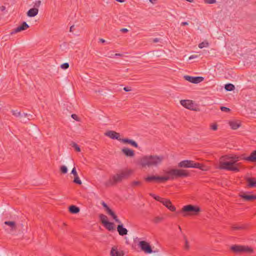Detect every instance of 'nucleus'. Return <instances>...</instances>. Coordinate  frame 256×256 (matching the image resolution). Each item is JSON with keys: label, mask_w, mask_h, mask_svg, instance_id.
I'll use <instances>...</instances> for the list:
<instances>
[{"label": "nucleus", "mask_w": 256, "mask_h": 256, "mask_svg": "<svg viewBox=\"0 0 256 256\" xmlns=\"http://www.w3.org/2000/svg\"><path fill=\"white\" fill-rule=\"evenodd\" d=\"M68 67H69V64H68V63H67V62L64 63L60 66V68L64 70H66V69L68 68Z\"/></svg>", "instance_id": "ea45409f"}, {"label": "nucleus", "mask_w": 256, "mask_h": 256, "mask_svg": "<svg viewBox=\"0 0 256 256\" xmlns=\"http://www.w3.org/2000/svg\"><path fill=\"white\" fill-rule=\"evenodd\" d=\"M38 8H33L30 9L27 12V16L28 17H34L38 14Z\"/></svg>", "instance_id": "6ab92c4d"}, {"label": "nucleus", "mask_w": 256, "mask_h": 256, "mask_svg": "<svg viewBox=\"0 0 256 256\" xmlns=\"http://www.w3.org/2000/svg\"><path fill=\"white\" fill-rule=\"evenodd\" d=\"M105 136L110 138L112 140H117L120 142H121V140L122 138H120V134L119 133L116 132L115 131L113 130H108L104 134Z\"/></svg>", "instance_id": "ddd939ff"}, {"label": "nucleus", "mask_w": 256, "mask_h": 256, "mask_svg": "<svg viewBox=\"0 0 256 256\" xmlns=\"http://www.w3.org/2000/svg\"><path fill=\"white\" fill-rule=\"evenodd\" d=\"M71 146L72 147H73L75 150L76 151V152H80V148L79 147V146L76 144L74 142H72V144H71Z\"/></svg>", "instance_id": "7c9ffc66"}, {"label": "nucleus", "mask_w": 256, "mask_h": 256, "mask_svg": "<svg viewBox=\"0 0 256 256\" xmlns=\"http://www.w3.org/2000/svg\"><path fill=\"white\" fill-rule=\"evenodd\" d=\"M248 186L250 188H256V180L254 178H246Z\"/></svg>", "instance_id": "aec40b11"}, {"label": "nucleus", "mask_w": 256, "mask_h": 256, "mask_svg": "<svg viewBox=\"0 0 256 256\" xmlns=\"http://www.w3.org/2000/svg\"><path fill=\"white\" fill-rule=\"evenodd\" d=\"M121 142L124 144H128L136 148L138 147V144L132 140L128 139L127 138H122Z\"/></svg>", "instance_id": "412c9836"}, {"label": "nucleus", "mask_w": 256, "mask_h": 256, "mask_svg": "<svg viewBox=\"0 0 256 256\" xmlns=\"http://www.w3.org/2000/svg\"><path fill=\"white\" fill-rule=\"evenodd\" d=\"M99 218L103 225L104 224V222L108 221L107 216L104 214H100L99 216Z\"/></svg>", "instance_id": "c756f323"}, {"label": "nucleus", "mask_w": 256, "mask_h": 256, "mask_svg": "<svg viewBox=\"0 0 256 256\" xmlns=\"http://www.w3.org/2000/svg\"><path fill=\"white\" fill-rule=\"evenodd\" d=\"M40 4H41V1L38 0H36L34 2V8H38L40 7Z\"/></svg>", "instance_id": "a19ab883"}, {"label": "nucleus", "mask_w": 256, "mask_h": 256, "mask_svg": "<svg viewBox=\"0 0 256 256\" xmlns=\"http://www.w3.org/2000/svg\"><path fill=\"white\" fill-rule=\"evenodd\" d=\"M4 224L7 225V226H9L11 228L12 230H16V222H13V221H6L4 222Z\"/></svg>", "instance_id": "393cba45"}, {"label": "nucleus", "mask_w": 256, "mask_h": 256, "mask_svg": "<svg viewBox=\"0 0 256 256\" xmlns=\"http://www.w3.org/2000/svg\"><path fill=\"white\" fill-rule=\"evenodd\" d=\"M74 182L78 184H82V181L80 180V178H78V176L74 177Z\"/></svg>", "instance_id": "c9c22d12"}, {"label": "nucleus", "mask_w": 256, "mask_h": 256, "mask_svg": "<svg viewBox=\"0 0 256 256\" xmlns=\"http://www.w3.org/2000/svg\"><path fill=\"white\" fill-rule=\"evenodd\" d=\"M131 170H124L120 171L119 172L112 176L110 179L105 182L106 186H110L122 182V180L127 179L132 174Z\"/></svg>", "instance_id": "20e7f679"}, {"label": "nucleus", "mask_w": 256, "mask_h": 256, "mask_svg": "<svg viewBox=\"0 0 256 256\" xmlns=\"http://www.w3.org/2000/svg\"><path fill=\"white\" fill-rule=\"evenodd\" d=\"M188 25V22H182L181 23V26H185Z\"/></svg>", "instance_id": "4d7b16f0"}, {"label": "nucleus", "mask_w": 256, "mask_h": 256, "mask_svg": "<svg viewBox=\"0 0 256 256\" xmlns=\"http://www.w3.org/2000/svg\"><path fill=\"white\" fill-rule=\"evenodd\" d=\"M122 151L126 156L132 157L134 155V151L128 148H123Z\"/></svg>", "instance_id": "a211bd4d"}, {"label": "nucleus", "mask_w": 256, "mask_h": 256, "mask_svg": "<svg viewBox=\"0 0 256 256\" xmlns=\"http://www.w3.org/2000/svg\"><path fill=\"white\" fill-rule=\"evenodd\" d=\"M113 219L114 220V221L118 224H120L121 222L120 220L118 218L116 214L114 212L112 211V212L110 214Z\"/></svg>", "instance_id": "c85d7f7f"}, {"label": "nucleus", "mask_w": 256, "mask_h": 256, "mask_svg": "<svg viewBox=\"0 0 256 256\" xmlns=\"http://www.w3.org/2000/svg\"><path fill=\"white\" fill-rule=\"evenodd\" d=\"M0 9L2 11H4L6 10V7L5 6H0Z\"/></svg>", "instance_id": "13d9d810"}, {"label": "nucleus", "mask_w": 256, "mask_h": 256, "mask_svg": "<svg viewBox=\"0 0 256 256\" xmlns=\"http://www.w3.org/2000/svg\"><path fill=\"white\" fill-rule=\"evenodd\" d=\"M178 228H179V230H180V231H182V228H180V226H178Z\"/></svg>", "instance_id": "69168bd1"}, {"label": "nucleus", "mask_w": 256, "mask_h": 256, "mask_svg": "<svg viewBox=\"0 0 256 256\" xmlns=\"http://www.w3.org/2000/svg\"><path fill=\"white\" fill-rule=\"evenodd\" d=\"M180 104L184 108L192 110H197L198 108L192 100H184L180 101Z\"/></svg>", "instance_id": "1a4fd4ad"}, {"label": "nucleus", "mask_w": 256, "mask_h": 256, "mask_svg": "<svg viewBox=\"0 0 256 256\" xmlns=\"http://www.w3.org/2000/svg\"><path fill=\"white\" fill-rule=\"evenodd\" d=\"M120 31L123 32H128V30L126 28H123L120 30Z\"/></svg>", "instance_id": "5fc2aeb1"}, {"label": "nucleus", "mask_w": 256, "mask_h": 256, "mask_svg": "<svg viewBox=\"0 0 256 256\" xmlns=\"http://www.w3.org/2000/svg\"><path fill=\"white\" fill-rule=\"evenodd\" d=\"M101 204L105 210L108 207L107 204L104 202H102Z\"/></svg>", "instance_id": "3c124183"}, {"label": "nucleus", "mask_w": 256, "mask_h": 256, "mask_svg": "<svg viewBox=\"0 0 256 256\" xmlns=\"http://www.w3.org/2000/svg\"><path fill=\"white\" fill-rule=\"evenodd\" d=\"M225 89L227 90V91H232V90H234L235 87L234 86V84H227L225 85Z\"/></svg>", "instance_id": "a878e982"}, {"label": "nucleus", "mask_w": 256, "mask_h": 256, "mask_svg": "<svg viewBox=\"0 0 256 256\" xmlns=\"http://www.w3.org/2000/svg\"><path fill=\"white\" fill-rule=\"evenodd\" d=\"M138 245L140 248V250L146 254H151L153 252L150 244L145 240L139 242Z\"/></svg>", "instance_id": "6e6552de"}, {"label": "nucleus", "mask_w": 256, "mask_h": 256, "mask_svg": "<svg viewBox=\"0 0 256 256\" xmlns=\"http://www.w3.org/2000/svg\"><path fill=\"white\" fill-rule=\"evenodd\" d=\"M114 55L116 56H122V54H116Z\"/></svg>", "instance_id": "0e129e2a"}, {"label": "nucleus", "mask_w": 256, "mask_h": 256, "mask_svg": "<svg viewBox=\"0 0 256 256\" xmlns=\"http://www.w3.org/2000/svg\"><path fill=\"white\" fill-rule=\"evenodd\" d=\"M142 184V182L140 181H134L131 183V186H140Z\"/></svg>", "instance_id": "58836bf2"}, {"label": "nucleus", "mask_w": 256, "mask_h": 256, "mask_svg": "<svg viewBox=\"0 0 256 256\" xmlns=\"http://www.w3.org/2000/svg\"><path fill=\"white\" fill-rule=\"evenodd\" d=\"M168 176H158L152 175L144 178L146 182H163L170 180H173L176 178H185L189 176L190 174L188 170L181 169H171L165 172Z\"/></svg>", "instance_id": "f257e3e1"}, {"label": "nucleus", "mask_w": 256, "mask_h": 256, "mask_svg": "<svg viewBox=\"0 0 256 256\" xmlns=\"http://www.w3.org/2000/svg\"><path fill=\"white\" fill-rule=\"evenodd\" d=\"M24 115V114H22ZM21 118V122L24 123H26L28 120H30V118H24V116H23L22 118Z\"/></svg>", "instance_id": "79ce46f5"}, {"label": "nucleus", "mask_w": 256, "mask_h": 256, "mask_svg": "<svg viewBox=\"0 0 256 256\" xmlns=\"http://www.w3.org/2000/svg\"><path fill=\"white\" fill-rule=\"evenodd\" d=\"M240 156L234 154L225 155L221 157L219 168L227 170L238 172L240 171V163L238 162L241 160Z\"/></svg>", "instance_id": "f03ea898"}, {"label": "nucleus", "mask_w": 256, "mask_h": 256, "mask_svg": "<svg viewBox=\"0 0 256 256\" xmlns=\"http://www.w3.org/2000/svg\"><path fill=\"white\" fill-rule=\"evenodd\" d=\"M163 218L162 217L156 216L154 218L153 222L154 223L158 224L162 220Z\"/></svg>", "instance_id": "f704fd0d"}, {"label": "nucleus", "mask_w": 256, "mask_h": 256, "mask_svg": "<svg viewBox=\"0 0 256 256\" xmlns=\"http://www.w3.org/2000/svg\"><path fill=\"white\" fill-rule=\"evenodd\" d=\"M206 4H213L216 2V0H204Z\"/></svg>", "instance_id": "37998d69"}, {"label": "nucleus", "mask_w": 256, "mask_h": 256, "mask_svg": "<svg viewBox=\"0 0 256 256\" xmlns=\"http://www.w3.org/2000/svg\"><path fill=\"white\" fill-rule=\"evenodd\" d=\"M105 210L108 215L112 212V210L108 206Z\"/></svg>", "instance_id": "de8ad7c7"}, {"label": "nucleus", "mask_w": 256, "mask_h": 256, "mask_svg": "<svg viewBox=\"0 0 256 256\" xmlns=\"http://www.w3.org/2000/svg\"><path fill=\"white\" fill-rule=\"evenodd\" d=\"M243 159L248 162H256V150H254L250 156L244 158Z\"/></svg>", "instance_id": "f3484780"}, {"label": "nucleus", "mask_w": 256, "mask_h": 256, "mask_svg": "<svg viewBox=\"0 0 256 256\" xmlns=\"http://www.w3.org/2000/svg\"><path fill=\"white\" fill-rule=\"evenodd\" d=\"M158 40H158V38H154V39L153 40V42H158Z\"/></svg>", "instance_id": "052dcab7"}, {"label": "nucleus", "mask_w": 256, "mask_h": 256, "mask_svg": "<svg viewBox=\"0 0 256 256\" xmlns=\"http://www.w3.org/2000/svg\"><path fill=\"white\" fill-rule=\"evenodd\" d=\"M24 118H30V119L31 118H32V115L30 114H28L26 113H24Z\"/></svg>", "instance_id": "8fccbe9b"}, {"label": "nucleus", "mask_w": 256, "mask_h": 256, "mask_svg": "<svg viewBox=\"0 0 256 256\" xmlns=\"http://www.w3.org/2000/svg\"><path fill=\"white\" fill-rule=\"evenodd\" d=\"M71 117L74 119V120H76V121H80V120H79V118L78 117V116L76 114H72L71 115Z\"/></svg>", "instance_id": "a18cd8bd"}, {"label": "nucleus", "mask_w": 256, "mask_h": 256, "mask_svg": "<svg viewBox=\"0 0 256 256\" xmlns=\"http://www.w3.org/2000/svg\"><path fill=\"white\" fill-rule=\"evenodd\" d=\"M29 28V26L26 22H22V24L16 28L14 29L10 32V35L24 30Z\"/></svg>", "instance_id": "f8f14e48"}, {"label": "nucleus", "mask_w": 256, "mask_h": 256, "mask_svg": "<svg viewBox=\"0 0 256 256\" xmlns=\"http://www.w3.org/2000/svg\"><path fill=\"white\" fill-rule=\"evenodd\" d=\"M164 158V156L162 155H146L140 158V164L142 168L157 167L161 164Z\"/></svg>", "instance_id": "7ed1b4c3"}, {"label": "nucleus", "mask_w": 256, "mask_h": 256, "mask_svg": "<svg viewBox=\"0 0 256 256\" xmlns=\"http://www.w3.org/2000/svg\"><path fill=\"white\" fill-rule=\"evenodd\" d=\"M117 230L118 232V234L122 236L126 235L128 232L127 229L124 227V226L122 222L119 224L118 226Z\"/></svg>", "instance_id": "dca6fc26"}, {"label": "nucleus", "mask_w": 256, "mask_h": 256, "mask_svg": "<svg viewBox=\"0 0 256 256\" xmlns=\"http://www.w3.org/2000/svg\"><path fill=\"white\" fill-rule=\"evenodd\" d=\"M104 226L108 230L110 231H112V230H114V224L112 222H110L109 221H107V222H104Z\"/></svg>", "instance_id": "b1692460"}, {"label": "nucleus", "mask_w": 256, "mask_h": 256, "mask_svg": "<svg viewBox=\"0 0 256 256\" xmlns=\"http://www.w3.org/2000/svg\"><path fill=\"white\" fill-rule=\"evenodd\" d=\"M60 170L62 174H65L68 172V168L66 166H62L60 168Z\"/></svg>", "instance_id": "2f4dec72"}, {"label": "nucleus", "mask_w": 256, "mask_h": 256, "mask_svg": "<svg viewBox=\"0 0 256 256\" xmlns=\"http://www.w3.org/2000/svg\"><path fill=\"white\" fill-rule=\"evenodd\" d=\"M156 1V0H150V2L152 4H154Z\"/></svg>", "instance_id": "e2e57ef3"}, {"label": "nucleus", "mask_w": 256, "mask_h": 256, "mask_svg": "<svg viewBox=\"0 0 256 256\" xmlns=\"http://www.w3.org/2000/svg\"><path fill=\"white\" fill-rule=\"evenodd\" d=\"M116 1L120 2H124L126 0H116Z\"/></svg>", "instance_id": "680f3d73"}, {"label": "nucleus", "mask_w": 256, "mask_h": 256, "mask_svg": "<svg viewBox=\"0 0 256 256\" xmlns=\"http://www.w3.org/2000/svg\"><path fill=\"white\" fill-rule=\"evenodd\" d=\"M210 128L214 130H216L218 129V126L216 124H214L210 126Z\"/></svg>", "instance_id": "c03bdc74"}, {"label": "nucleus", "mask_w": 256, "mask_h": 256, "mask_svg": "<svg viewBox=\"0 0 256 256\" xmlns=\"http://www.w3.org/2000/svg\"><path fill=\"white\" fill-rule=\"evenodd\" d=\"M166 207L172 212H174L176 210V207L172 204V202L170 200L162 198L160 201Z\"/></svg>", "instance_id": "9b49d317"}, {"label": "nucleus", "mask_w": 256, "mask_h": 256, "mask_svg": "<svg viewBox=\"0 0 256 256\" xmlns=\"http://www.w3.org/2000/svg\"><path fill=\"white\" fill-rule=\"evenodd\" d=\"M69 212L72 214H76L79 212L80 208L74 205H71L68 208Z\"/></svg>", "instance_id": "5701e85b"}, {"label": "nucleus", "mask_w": 256, "mask_h": 256, "mask_svg": "<svg viewBox=\"0 0 256 256\" xmlns=\"http://www.w3.org/2000/svg\"><path fill=\"white\" fill-rule=\"evenodd\" d=\"M105 210L108 215L112 212V210L108 206Z\"/></svg>", "instance_id": "09e8293b"}, {"label": "nucleus", "mask_w": 256, "mask_h": 256, "mask_svg": "<svg viewBox=\"0 0 256 256\" xmlns=\"http://www.w3.org/2000/svg\"><path fill=\"white\" fill-rule=\"evenodd\" d=\"M229 124L232 130H236L240 126V122L238 120L229 122Z\"/></svg>", "instance_id": "4be33fe9"}, {"label": "nucleus", "mask_w": 256, "mask_h": 256, "mask_svg": "<svg viewBox=\"0 0 256 256\" xmlns=\"http://www.w3.org/2000/svg\"><path fill=\"white\" fill-rule=\"evenodd\" d=\"M12 115L16 117L22 118L23 116V115L21 114V112L18 110H12Z\"/></svg>", "instance_id": "bb28decb"}, {"label": "nucleus", "mask_w": 256, "mask_h": 256, "mask_svg": "<svg viewBox=\"0 0 256 256\" xmlns=\"http://www.w3.org/2000/svg\"><path fill=\"white\" fill-rule=\"evenodd\" d=\"M124 90L126 92H130L132 90L130 87H124Z\"/></svg>", "instance_id": "603ef678"}, {"label": "nucleus", "mask_w": 256, "mask_h": 256, "mask_svg": "<svg viewBox=\"0 0 256 256\" xmlns=\"http://www.w3.org/2000/svg\"><path fill=\"white\" fill-rule=\"evenodd\" d=\"M200 212V207L192 204H188L184 206L178 214L182 213L184 216H196Z\"/></svg>", "instance_id": "39448f33"}, {"label": "nucleus", "mask_w": 256, "mask_h": 256, "mask_svg": "<svg viewBox=\"0 0 256 256\" xmlns=\"http://www.w3.org/2000/svg\"><path fill=\"white\" fill-rule=\"evenodd\" d=\"M124 251L118 250V246H114L112 248L110 252V256H124Z\"/></svg>", "instance_id": "4468645a"}, {"label": "nucleus", "mask_w": 256, "mask_h": 256, "mask_svg": "<svg viewBox=\"0 0 256 256\" xmlns=\"http://www.w3.org/2000/svg\"><path fill=\"white\" fill-rule=\"evenodd\" d=\"M208 46V42H203L198 44V47L200 48H202L204 47H207Z\"/></svg>", "instance_id": "473e14b6"}, {"label": "nucleus", "mask_w": 256, "mask_h": 256, "mask_svg": "<svg viewBox=\"0 0 256 256\" xmlns=\"http://www.w3.org/2000/svg\"><path fill=\"white\" fill-rule=\"evenodd\" d=\"M220 110L222 112H230V110L229 108L225 107V106H221L220 107Z\"/></svg>", "instance_id": "4c0bfd02"}, {"label": "nucleus", "mask_w": 256, "mask_h": 256, "mask_svg": "<svg viewBox=\"0 0 256 256\" xmlns=\"http://www.w3.org/2000/svg\"><path fill=\"white\" fill-rule=\"evenodd\" d=\"M230 250L236 254L252 253L253 252V250L252 248L248 246L240 245H233L230 247Z\"/></svg>", "instance_id": "0eeeda50"}, {"label": "nucleus", "mask_w": 256, "mask_h": 256, "mask_svg": "<svg viewBox=\"0 0 256 256\" xmlns=\"http://www.w3.org/2000/svg\"><path fill=\"white\" fill-rule=\"evenodd\" d=\"M240 196L246 201H252L256 200V196L252 194H248L245 192H242L240 194Z\"/></svg>", "instance_id": "2eb2a0df"}, {"label": "nucleus", "mask_w": 256, "mask_h": 256, "mask_svg": "<svg viewBox=\"0 0 256 256\" xmlns=\"http://www.w3.org/2000/svg\"><path fill=\"white\" fill-rule=\"evenodd\" d=\"M244 228V227L242 226H232V230H242Z\"/></svg>", "instance_id": "e433bc0d"}, {"label": "nucleus", "mask_w": 256, "mask_h": 256, "mask_svg": "<svg viewBox=\"0 0 256 256\" xmlns=\"http://www.w3.org/2000/svg\"><path fill=\"white\" fill-rule=\"evenodd\" d=\"M197 57H198V56H197L196 55H192V56H190L189 57V59H190V60H192V59H193V58H197Z\"/></svg>", "instance_id": "6e6d98bb"}, {"label": "nucleus", "mask_w": 256, "mask_h": 256, "mask_svg": "<svg viewBox=\"0 0 256 256\" xmlns=\"http://www.w3.org/2000/svg\"><path fill=\"white\" fill-rule=\"evenodd\" d=\"M74 25H72V26L70 27V32H74Z\"/></svg>", "instance_id": "864d4df0"}, {"label": "nucleus", "mask_w": 256, "mask_h": 256, "mask_svg": "<svg viewBox=\"0 0 256 256\" xmlns=\"http://www.w3.org/2000/svg\"><path fill=\"white\" fill-rule=\"evenodd\" d=\"M184 78L193 84H198L202 82L204 78L202 76H184Z\"/></svg>", "instance_id": "9d476101"}, {"label": "nucleus", "mask_w": 256, "mask_h": 256, "mask_svg": "<svg viewBox=\"0 0 256 256\" xmlns=\"http://www.w3.org/2000/svg\"><path fill=\"white\" fill-rule=\"evenodd\" d=\"M71 173L74 174V176H78V174H77V172L76 171V168H74L72 170V172Z\"/></svg>", "instance_id": "49530a36"}, {"label": "nucleus", "mask_w": 256, "mask_h": 256, "mask_svg": "<svg viewBox=\"0 0 256 256\" xmlns=\"http://www.w3.org/2000/svg\"><path fill=\"white\" fill-rule=\"evenodd\" d=\"M183 238H184V248L186 250H188L190 248V246H189L188 240L186 235L184 234Z\"/></svg>", "instance_id": "cd10ccee"}, {"label": "nucleus", "mask_w": 256, "mask_h": 256, "mask_svg": "<svg viewBox=\"0 0 256 256\" xmlns=\"http://www.w3.org/2000/svg\"><path fill=\"white\" fill-rule=\"evenodd\" d=\"M99 41L102 43H104L105 42V40L102 38H100Z\"/></svg>", "instance_id": "bf43d9fd"}, {"label": "nucleus", "mask_w": 256, "mask_h": 256, "mask_svg": "<svg viewBox=\"0 0 256 256\" xmlns=\"http://www.w3.org/2000/svg\"><path fill=\"white\" fill-rule=\"evenodd\" d=\"M178 166L184 168H198L200 170H204L205 166L201 164L195 162L192 160H184L178 164Z\"/></svg>", "instance_id": "423d86ee"}, {"label": "nucleus", "mask_w": 256, "mask_h": 256, "mask_svg": "<svg viewBox=\"0 0 256 256\" xmlns=\"http://www.w3.org/2000/svg\"><path fill=\"white\" fill-rule=\"evenodd\" d=\"M150 196L152 197L154 200H156L157 201L160 202L162 198H160V196H156L154 194L150 193Z\"/></svg>", "instance_id": "72a5a7b5"}]
</instances>
